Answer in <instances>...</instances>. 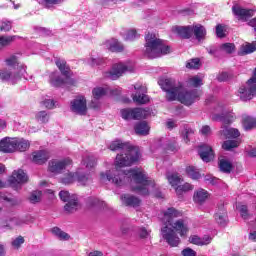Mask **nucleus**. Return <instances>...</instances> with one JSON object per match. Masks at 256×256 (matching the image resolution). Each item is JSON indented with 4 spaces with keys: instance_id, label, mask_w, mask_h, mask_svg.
Returning a JSON list of instances; mask_svg holds the SVG:
<instances>
[{
    "instance_id": "nucleus-17",
    "label": "nucleus",
    "mask_w": 256,
    "mask_h": 256,
    "mask_svg": "<svg viewBox=\"0 0 256 256\" xmlns=\"http://www.w3.org/2000/svg\"><path fill=\"white\" fill-rule=\"evenodd\" d=\"M105 95H117V93H115V90L111 89L109 86H106V87L96 86L92 89V98L95 101H99L100 99H103Z\"/></svg>"
},
{
    "instance_id": "nucleus-34",
    "label": "nucleus",
    "mask_w": 256,
    "mask_h": 256,
    "mask_svg": "<svg viewBox=\"0 0 256 256\" xmlns=\"http://www.w3.org/2000/svg\"><path fill=\"white\" fill-rule=\"evenodd\" d=\"M149 124L147 122H140L135 125L134 130L137 135H149Z\"/></svg>"
},
{
    "instance_id": "nucleus-11",
    "label": "nucleus",
    "mask_w": 256,
    "mask_h": 256,
    "mask_svg": "<svg viewBox=\"0 0 256 256\" xmlns=\"http://www.w3.org/2000/svg\"><path fill=\"white\" fill-rule=\"evenodd\" d=\"M59 197L61 201L67 203L64 206V209L65 211H67V213H74V211H77V209H79V200L77 199V195H71L68 191H60Z\"/></svg>"
},
{
    "instance_id": "nucleus-60",
    "label": "nucleus",
    "mask_w": 256,
    "mask_h": 256,
    "mask_svg": "<svg viewBox=\"0 0 256 256\" xmlns=\"http://www.w3.org/2000/svg\"><path fill=\"white\" fill-rule=\"evenodd\" d=\"M182 255L183 256H197V252H195V250H193L191 248H185L182 251Z\"/></svg>"
},
{
    "instance_id": "nucleus-22",
    "label": "nucleus",
    "mask_w": 256,
    "mask_h": 256,
    "mask_svg": "<svg viewBox=\"0 0 256 256\" xmlns=\"http://www.w3.org/2000/svg\"><path fill=\"white\" fill-rule=\"evenodd\" d=\"M199 155L205 163H209V161H212L213 157H215V154H213V148L207 145L200 147Z\"/></svg>"
},
{
    "instance_id": "nucleus-64",
    "label": "nucleus",
    "mask_w": 256,
    "mask_h": 256,
    "mask_svg": "<svg viewBox=\"0 0 256 256\" xmlns=\"http://www.w3.org/2000/svg\"><path fill=\"white\" fill-rule=\"evenodd\" d=\"M248 156L249 157H256V148H253L248 151Z\"/></svg>"
},
{
    "instance_id": "nucleus-26",
    "label": "nucleus",
    "mask_w": 256,
    "mask_h": 256,
    "mask_svg": "<svg viewBox=\"0 0 256 256\" xmlns=\"http://www.w3.org/2000/svg\"><path fill=\"white\" fill-rule=\"evenodd\" d=\"M212 119L214 121H221L223 125H229V123H233L235 121V116L233 113H222L221 115L214 114L212 115Z\"/></svg>"
},
{
    "instance_id": "nucleus-3",
    "label": "nucleus",
    "mask_w": 256,
    "mask_h": 256,
    "mask_svg": "<svg viewBox=\"0 0 256 256\" xmlns=\"http://www.w3.org/2000/svg\"><path fill=\"white\" fill-rule=\"evenodd\" d=\"M161 89L166 92L168 101H180L183 105H193L196 99H199L201 92L194 90L187 92L180 82L171 78H162L158 81Z\"/></svg>"
},
{
    "instance_id": "nucleus-54",
    "label": "nucleus",
    "mask_w": 256,
    "mask_h": 256,
    "mask_svg": "<svg viewBox=\"0 0 256 256\" xmlns=\"http://www.w3.org/2000/svg\"><path fill=\"white\" fill-rule=\"evenodd\" d=\"M23 220L17 217L11 218L10 219V223L8 224V227L13 228V227H17L19 225H23Z\"/></svg>"
},
{
    "instance_id": "nucleus-35",
    "label": "nucleus",
    "mask_w": 256,
    "mask_h": 256,
    "mask_svg": "<svg viewBox=\"0 0 256 256\" xmlns=\"http://www.w3.org/2000/svg\"><path fill=\"white\" fill-rule=\"evenodd\" d=\"M82 166L83 167H86V169H93V167H95V165H97V160L89 155V154H86L83 159H82Z\"/></svg>"
},
{
    "instance_id": "nucleus-15",
    "label": "nucleus",
    "mask_w": 256,
    "mask_h": 256,
    "mask_svg": "<svg viewBox=\"0 0 256 256\" xmlns=\"http://www.w3.org/2000/svg\"><path fill=\"white\" fill-rule=\"evenodd\" d=\"M70 109L77 115H87V98L85 96L76 97L71 102Z\"/></svg>"
},
{
    "instance_id": "nucleus-16",
    "label": "nucleus",
    "mask_w": 256,
    "mask_h": 256,
    "mask_svg": "<svg viewBox=\"0 0 256 256\" xmlns=\"http://www.w3.org/2000/svg\"><path fill=\"white\" fill-rule=\"evenodd\" d=\"M134 89L136 91V94L133 96V101L135 103H138L139 105H145V103H149V96L146 95L147 87L141 84H136L134 85Z\"/></svg>"
},
{
    "instance_id": "nucleus-45",
    "label": "nucleus",
    "mask_w": 256,
    "mask_h": 256,
    "mask_svg": "<svg viewBox=\"0 0 256 256\" xmlns=\"http://www.w3.org/2000/svg\"><path fill=\"white\" fill-rule=\"evenodd\" d=\"M35 118L38 123H49V114L46 111L36 113Z\"/></svg>"
},
{
    "instance_id": "nucleus-12",
    "label": "nucleus",
    "mask_w": 256,
    "mask_h": 256,
    "mask_svg": "<svg viewBox=\"0 0 256 256\" xmlns=\"http://www.w3.org/2000/svg\"><path fill=\"white\" fill-rule=\"evenodd\" d=\"M73 165V160L71 158H66L63 160H51L48 165V171L54 175H58L65 169H69Z\"/></svg>"
},
{
    "instance_id": "nucleus-37",
    "label": "nucleus",
    "mask_w": 256,
    "mask_h": 256,
    "mask_svg": "<svg viewBox=\"0 0 256 256\" xmlns=\"http://www.w3.org/2000/svg\"><path fill=\"white\" fill-rule=\"evenodd\" d=\"M236 208L239 211L242 219H244V221H249V219H251V214H249V211L247 210L246 205L238 203Z\"/></svg>"
},
{
    "instance_id": "nucleus-20",
    "label": "nucleus",
    "mask_w": 256,
    "mask_h": 256,
    "mask_svg": "<svg viewBox=\"0 0 256 256\" xmlns=\"http://www.w3.org/2000/svg\"><path fill=\"white\" fill-rule=\"evenodd\" d=\"M103 47H105V49H108V51H111L112 53H121L125 49L123 44H121V42H119V40L115 38L104 41Z\"/></svg>"
},
{
    "instance_id": "nucleus-23",
    "label": "nucleus",
    "mask_w": 256,
    "mask_h": 256,
    "mask_svg": "<svg viewBox=\"0 0 256 256\" xmlns=\"http://www.w3.org/2000/svg\"><path fill=\"white\" fill-rule=\"evenodd\" d=\"M121 201L126 207H139L141 200L133 195L124 194L121 196Z\"/></svg>"
},
{
    "instance_id": "nucleus-29",
    "label": "nucleus",
    "mask_w": 256,
    "mask_h": 256,
    "mask_svg": "<svg viewBox=\"0 0 256 256\" xmlns=\"http://www.w3.org/2000/svg\"><path fill=\"white\" fill-rule=\"evenodd\" d=\"M189 241L193 245H209V243L212 241V238L210 236H204L201 238L197 235H192L189 237Z\"/></svg>"
},
{
    "instance_id": "nucleus-8",
    "label": "nucleus",
    "mask_w": 256,
    "mask_h": 256,
    "mask_svg": "<svg viewBox=\"0 0 256 256\" xmlns=\"http://www.w3.org/2000/svg\"><path fill=\"white\" fill-rule=\"evenodd\" d=\"M77 181L79 185H89L91 183V172L85 173L82 169H78L75 173L67 172L62 178V183L64 185H71Z\"/></svg>"
},
{
    "instance_id": "nucleus-63",
    "label": "nucleus",
    "mask_w": 256,
    "mask_h": 256,
    "mask_svg": "<svg viewBox=\"0 0 256 256\" xmlns=\"http://www.w3.org/2000/svg\"><path fill=\"white\" fill-rule=\"evenodd\" d=\"M191 135V130H185L183 134V139L185 143H189V136Z\"/></svg>"
},
{
    "instance_id": "nucleus-28",
    "label": "nucleus",
    "mask_w": 256,
    "mask_h": 256,
    "mask_svg": "<svg viewBox=\"0 0 256 256\" xmlns=\"http://www.w3.org/2000/svg\"><path fill=\"white\" fill-rule=\"evenodd\" d=\"M242 125L245 131H251V129H256V119L249 116H242Z\"/></svg>"
},
{
    "instance_id": "nucleus-49",
    "label": "nucleus",
    "mask_w": 256,
    "mask_h": 256,
    "mask_svg": "<svg viewBox=\"0 0 256 256\" xmlns=\"http://www.w3.org/2000/svg\"><path fill=\"white\" fill-rule=\"evenodd\" d=\"M186 67L187 69H199L201 67V61H199V58H194L187 62Z\"/></svg>"
},
{
    "instance_id": "nucleus-36",
    "label": "nucleus",
    "mask_w": 256,
    "mask_h": 256,
    "mask_svg": "<svg viewBox=\"0 0 256 256\" xmlns=\"http://www.w3.org/2000/svg\"><path fill=\"white\" fill-rule=\"evenodd\" d=\"M4 63L6 65V68L15 70L17 65H19V59L17 58V56L11 55L4 60Z\"/></svg>"
},
{
    "instance_id": "nucleus-44",
    "label": "nucleus",
    "mask_w": 256,
    "mask_h": 256,
    "mask_svg": "<svg viewBox=\"0 0 256 256\" xmlns=\"http://www.w3.org/2000/svg\"><path fill=\"white\" fill-rule=\"evenodd\" d=\"M167 180L172 187H177L181 183V177L178 174H168Z\"/></svg>"
},
{
    "instance_id": "nucleus-58",
    "label": "nucleus",
    "mask_w": 256,
    "mask_h": 256,
    "mask_svg": "<svg viewBox=\"0 0 256 256\" xmlns=\"http://www.w3.org/2000/svg\"><path fill=\"white\" fill-rule=\"evenodd\" d=\"M90 108L94 109L95 111H99V109H101V102L92 98Z\"/></svg>"
},
{
    "instance_id": "nucleus-18",
    "label": "nucleus",
    "mask_w": 256,
    "mask_h": 256,
    "mask_svg": "<svg viewBox=\"0 0 256 256\" xmlns=\"http://www.w3.org/2000/svg\"><path fill=\"white\" fill-rule=\"evenodd\" d=\"M17 138L5 137L0 141V151L2 153H15Z\"/></svg>"
},
{
    "instance_id": "nucleus-10",
    "label": "nucleus",
    "mask_w": 256,
    "mask_h": 256,
    "mask_svg": "<svg viewBox=\"0 0 256 256\" xmlns=\"http://www.w3.org/2000/svg\"><path fill=\"white\" fill-rule=\"evenodd\" d=\"M25 75H27V66H21L18 73L13 68L6 67L0 70V79L9 83H17Z\"/></svg>"
},
{
    "instance_id": "nucleus-40",
    "label": "nucleus",
    "mask_w": 256,
    "mask_h": 256,
    "mask_svg": "<svg viewBox=\"0 0 256 256\" xmlns=\"http://www.w3.org/2000/svg\"><path fill=\"white\" fill-rule=\"evenodd\" d=\"M105 63V59L97 58L95 56H90L86 59V65H90L91 67H97V65H103Z\"/></svg>"
},
{
    "instance_id": "nucleus-25",
    "label": "nucleus",
    "mask_w": 256,
    "mask_h": 256,
    "mask_svg": "<svg viewBox=\"0 0 256 256\" xmlns=\"http://www.w3.org/2000/svg\"><path fill=\"white\" fill-rule=\"evenodd\" d=\"M214 219L218 225L225 227L227 225V210L225 207L218 208L217 212L214 215Z\"/></svg>"
},
{
    "instance_id": "nucleus-7",
    "label": "nucleus",
    "mask_w": 256,
    "mask_h": 256,
    "mask_svg": "<svg viewBox=\"0 0 256 256\" xmlns=\"http://www.w3.org/2000/svg\"><path fill=\"white\" fill-rule=\"evenodd\" d=\"M134 71L135 63L131 61L120 62L113 64L110 71L106 73V77H108V79H112V81H115L119 79V77H122L124 73H133Z\"/></svg>"
},
{
    "instance_id": "nucleus-5",
    "label": "nucleus",
    "mask_w": 256,
    "mask_h": 256,
    "mask_svg": "<svg viewBox=\"0 0 256 256\" xmlns=\"http://www.w3.org/2000/svg\"><path fill=\"white\" fill-rule=\"evenodd\" d=\"M172 33L179 35L182 39H190V37L195 35L198 41L205 39V36L207 35L205 27L201 26V24L191 26H174L172 27Z\"/></svg>"
},
{
    "instance_id": "nucleus-2",
    "label": "nucleus",
    "mask_w": 256,
    "mask_h": 256,
    "mask_svg": "<svg viewBox=\"0 0 256 256\" xmlns=\"http://www.w3.org/2000/svg\"><path fill=\"white\" fill-rule=\"evenodd\" d=\"M183 212L171 207L163 212L162 221L165 223V227L161 229V235L165 241H167L171 247H177L181 240L178 238L175 231H177L181 237H185L189 233V226L185 220H177L173 223V219L182 217Z\"/></svg>"
},
{
    "instance_id": "nucleus-56",
    "label": "nucleus",
    "mask_w": 256,
    "mask_h": 256,
    "mask_svg": "<svg viewBox=\"0 0 256 256\" xmlns=\"http://www.w3.org/2000/svg\"><path fill=\"white\" fill-rule=\"evenodd\" d=\"M200 133L204 135V137H209V135H211V127L209 125L202 126Z\"/></svg>"
},
{
    "instance_id": "nucleus-41",
    "label": "nucleus",
    "mask_w": 256,
    "mask_h": 256,
    "mask_svg": "<svg viewBox=\"0 0 256 256\" xmlns=\"http://www.w3.org/2000/svg\"><path fill=\"white\" fill-rule=\"evenodd\" d=\"M186 173L188 177H190V179H201V173H199V171H197V168H195L194 166L186 167Z\"/></svg>"
},
{
    "instance_id": "nucleus-4",
    "label": "nucleus",
    "mask_w": 256,
    "mask_h": 256,
    "mask_svg": "<svg viewBox=\"0 0 256 256\" xmlns=\"http://www.w3.org/2000/svg\"><path fill=\"white\" fill-rule=\"evenodd\" d=\"M145 39V55L149 59H156V57L171 53V47L165 41L159 39L157 34L148 33Z\"/></svg>"
},
{
    "instance_id": "nucleus-46",
    "label": "nucleus",
    "mask_w": 256,
    "mask_h": 256,
    "mask_svg": "<svg viewBox=\"0 0 256 256\" xmlns=\"http://www.w3.org/2000/svg\"><path fill=\"white\" fill-rule=\"evenodd\" d=\"M219 167L223 173H231V169H233V165L227 160H220Z\"/></svg>"
},
{
    "instance_id": "nucleus-53",
    "label": "nucleus",
    "mask_w": 256,
    "mask_h": 256,
    "mask_svg": "<svg viewBox=\"0 0 256 256\" xmlns=\"http://www.w3.org/2000/svg\"><path fill=\"white\" fill-rule=\"evenodd\" d=\"M204 181H205L206 183H209L210 185H219V183H221V180H220V179L215 178V177H213V176H211V175H206V176L204 177Z\"/></svg>"
},
{
    "instance_id": "nucleus-30",
    "label": "nucleus",
    "mask_w": 256,
    "mask_h": 256,
    "mask_svg": "<svg viewBox=\"0 0 256 256\" xmlns=\"http://www.w3.org/2000/svg\"><path fill=\"white\" fill-rule=\"evenodd\" d=\"M233 13L237 15V17H240V19H247L249 17H253L255 11L253 10H247L240 7H233Z\"/></svg>"
},
{
    "instance_id": "nucleus-27",
    "label": "nucleus",
    "mask_w": 256,
    "mask_h": 256,
    "mask_svg": "<svg viewBox=\"0 0 256 256\" xmlns=\"http://www.w3.org/2000/svg\"><path fill=\"white\" fill-rule=\"evenodd\" d=\"M221 135L224 137H227L228 139H236V137H239L241 133H239L238 129L231 128L229 126L222 127V130L220 131Z\"/></svg>"
},
{
    "instance_id": "nucleus-43",
    "label": "nucleus",
    "mask_w": 256,
    "mask_h": 256,
    "mask_svg": "<svg viewBox=\"0 0 256 256\" xmlns=\"http://www.w3.org/2000/svg\"><path fill=\"white\" fill-rule=\"evenodd\" d=\"M239 143L240 142L237 140H227L222 144V149L225 151H231V149H235Z\"/></svg>"
},
{
    "instance_id": "nucleus-19",
    "label": "nucleus",
    "mask_w": 256,
    "mask_h": 256,
    "mask_svg": "<svg viewBox=\"0 0 256 256\" xmlns=\"http://www.w3.org/2000/svg\"><path fill=\"white\" fill-rule=\"evenodd\" d=\"M233 51H235V44H233V43H224L219 48H217L215 46H211L208 49V53L210 55H214V57H217V55H219L220 52L233 53Z\"/></svg>"
},
{
    "instance_id": "nucleus-50",
    "label": "nucleus",
    "mask_w": 256,
    "mask_h": 256,
    "mask_svg": "<svg viewBox=\"0 0 256 256\" xmlns=\"http://www.w3.org/2000/svg\"><path fill=\"white\" fill-rule=\"evenodd\" d=\"M166 150L170 151V153H177V151H179V145H177V142L173 140L166 144Z\"/></svg>"
},
{
    "instance_id": "nucleus-9",
    "label": "nucleus",
    "mask_w": 256,
    "mask_h": 256,
    "mask_svg": "<svg viewBox=\"0 0 256 256\" xmlns=\"http://www.w3.org/2000/svg\"><path fill=\"white\" fill-rule=\"evenodd\" d=\"M238 97L241 101H251L253 97H256V68L253 77L247 81L245 86L239 88Z\"/></svg>"
},
{
    "instance_id": "nucleus-1",
    "label": "nucleus",
    "mask_w": 256,
    "mask_h": 256,
    "mask_svg": "<svg viewBox=\"0 0 256 256\" xmlns=\"http://www.w3.org/2000/svg\"><path fill=\"white\" fill-rule=\"evenodd\" d=\"M110 151H119L122 153L116 156L115 168L112 170L100 173V181L102 183H113L117 187L127 185L130 183L132 191L138 195H154L157 194V186L155 181L147 176L145 170L141 168L123 170V167H129L133 163H137L141 157L139 148L131 146L129 143H123L121 140L111 142L109 146Z\"/></svg>"
},
{
    "instance_id": "nucleus-14",
    "label": "nucleus",
    "mask_w": 256,
    "mask_h": 256,
    "mask_svg": "<svg viewBox=\"0 0 256 256\" xmlns=\"http://www.w3.org/2000/svg\"><path fill=\"white\" fill-rule=\"evenodd\" d=\"M122 119H145L149 117V110L143 108L121 110Z\"/></svg>"
},
{
    "instance_id": "nucleus-51",
    "label": "nucleus",
    "mask_w": 256,
    "mask_h": 256,
    "mask_svg": "<svg viewBox=\"0 0 256 256\" xmlns=\"http://www.w3.org/2000/svg\"><path fill=\"white\" fill-rule=\"evenodd\" d=\"M41 196H42L41 191L32 192L29 197L30 203H39V201H41Z\"/></svg>"
},
{
    "instance_id": "nucleus-52",
    "label": "nucleus",
    "mask_w": 256,
    "mask_h": 256,
    "mask_svg": "<svg viewBox=\"0 0 256 256\" xmlns=\"http://www.w3.org/2000/svg\"><path fill=\"white\" fill-rule=\"evenodd\" d=\"M23 243H25V238H23V236H19L12 240L11 245L13 249H19V247H21Z\"/></svg>"
},
{
    "instance_id": "nucleus-55",
    "label": "nucleus",
    "mask_w": 256,
    "mask_h": 256,
    "mask_svg": "<svg viewBox=\"0 0 256 256\" xmlns=\"http://www.w3.org/2000/svg\"><path fill=\"white\" fill-rule=\"evenodd\" d=\"M42 105H44L46 109H55V101L52 99H45L42 101Z\"/></svg>"
},
{
    "instance_id": "nucleus-21",
    "label": "nucleus",
    "mask_w": 256,
    "mask_h": 256,
    "mask_svg": "<svg viewBox=\"0 0 256 256\" xmlns=\"http://www.w3.org/2000/svg\"><path fill=\"white\" fill-rule=\"evenodd\" d=\"M209 199V192L203 188H200L194 192L193 201L197 205H203L205 201Z\"/></svg>"
},
{
    "instance_id": "nucleus-33",
    "label": "nucleus",
    "mask_w": 256,
    "mask_h": 256,
    "mask_svg": "<svg viewBox=\"0 0 256 256\" xmlns=\"http://www.w3.org/2000/svg\"><path fill=\"white\" fill-rule=\"evenodd\" d=\"M255 51H256V43H244L241 45L238 54L249 55L251 53H255Z\"/></svg>"
},
{
    "instance_id": "nucleus-59",
    "label": "nucleus",
    "mask_w": 256,
    "mask_h": 256,
    "mask_svg": "<svg viewBox=\"0 0 256 256\" xmlns=\"http://www.w3.org/2000/svg\"><path fill=\"white\" fill-rule=\"evenodd\" d=\"M11 22H1L0 23V31H11Z\"/></svg>"
},
{
    "instance_id": "nucleus-38",
    "label": "nucleus",
    "mask_w": 256,
    "mask_h": 256,
    "mask_svg": "<svg viewBox=\"0 0 256 256\" xmlns=\"http://www.w3.org/2000/svg\"><path fill=\"white\" fill-rule=\"evenodd\" d=\"M189 191H193V185H191L190 183H185L176 187V194L179 197H182L183 193H187Z\"/></svg>"
},
{
    "instance_id": "nucleus-39",
    "label": "nucleus",
    "mask_w": 256,
    "mask_h": 256,
    "mask_svg": "<svg viewBox=\"0 0 256 256\" xmlns=\"http://www.w3.org/2000/svg\"><path fill=\"white\" fill-rule=\"evenodd\" d=\"M122 37H124L125 41H135V39H138L139 34L137 33V30L129 29L122 34Z\"/></svg>"
},
{
    "instance_id": "nucleus-61",
    "label": "nucleus",
    "mask_w": 256,
    "mask_h": 256,
    "mask_svg": "<svg viewBox=\"0 0 256 256\" xmlns=\"http://www.w3.org/2000/svg\"><path fill=\"white\" fill-rule=\"evenodd\" d=\"M229 79V74L227 72H223L218 76V81H227Z\"/></svg>"
},
{
    "instance_id": "nucleus-24",
    "label": "nucleus",
    "mask_w": 256,
    "mask_h": 256,
    "mask_svg": "<svg viewBox=\"0 0 256 256\" xmlns=\"http://www.w3.org/2000/svg\"><path fill=\"white\" fill-rule=\"evenodd\" d=\"M32 161L37 165H43L49 159V152L46 150H39L32 154Z\"/></svg>"
},
{
    "instance_id": "nucleus-48",
    "label": "nucleus",
    "mask_w": 256,
    "mask_h": 256,
    "mask_svg": "<svg viewBox=\"0 0 256 256\" xmlns=\"http://www.w3.org/2000/svg\"><path fill=\"white\" fill-rule=\"evenodd\" d=\"M138 235L140 239H151V230L141 227L139 228Z\"/></svg>"
},
{
    "instance_id": "nucleus-13",
    "label": "nucleus",
    "mask_w": 256,
    "mask_h": 256,
    "mask_svg": "<svg viewBox=\"0 0 256 256\" xmlns=\"http://www.w3.org/2000/svg\"><path fill=\"white\" fill-rule=\"evenodd\" d=\"M28 182L29 176L21 169L15 170L9 178V184L13 189H21V186Z\"/></svg>"
},
{
    "instance_id": "nucleus-47",
    "label": "nucleus",
    "mask_w": 256,
    "mask_h": 256,
    "mask_svg": "<svg viewBox=\"0 0 256 256\" xmlns=\"http://www.w3.org/2000/svg\"><path fill=\"white\" fill-rule=\"evenodd\" d=\"M14 39H15V36H1L0 49H3V47H7V45H10Z\"/></svg>"
},
{
    "instance_id": "nucleus-62",
    "label": "nucleus",
    "mask_w": 256,
    "mask_h": 256,
    "mask_svg": "<svg viewBox=\"0 0 256 256\" xmlns=\"http://www.w3.org/2000/svg\"><path fill=\"white\" fill-rule=\"evenodd\" d=\"M38 31L41 35H51V30L47 28H38Z\"/></svg>"
},
{
    "instance_id": "nucleus-32",
    "label": "nucleus",
    "mask_w": 256,
    "mask_h": 256,
    "mask_svg": "<svg viewBox=\"0 0 256 256\" xmlns=\"http://www.w3.org/2000/svg\"><path fill=\"white\" fill-rule=\"evenodd\" d=\"M187 87H201L203 85V75L190 76L186 80Z\"/></svg>"
},
{
    "instance_id": "nucleus-42",
    "label": "nucleus",
    "mask_w": 256,
    "mask_h": 256,
    "mask_svg": "<svg viewBox=\"0 0 256 256\" xmlns=\"http://www.w3.org/2000/svg\"><path fill=\"white\" fill-rule=\"evenodd\" d=\"M52 233H53V235H55V237L60 239V241H68V239H69V234L63 232L61 229H59L57 227L52 229Z\"/></svg>"
},
{
    "instance_id": "nucleus-57",
    "label": "nucleus",
    "mask_w": 256,
    "mask_h": 256,
    "mask_svg": "<svg viewBox=\"0 0 256 256\" xmlns=\"http://www.w3.org/2000/svg\"><path fill=\"white\" fill-rule=\"evenodd\" d=\"M216 35L220 38L225 37V27L223 25L219 24L216 26Z\"/></svg>"
},
{
    "instance_id": "nucleus-6",
    "label": "nucleus",
    "mask_w": 256,
    "mask_h": 256,
    "mask_svg": "<svg viewBox=\"0 0 256 256\" xmlns=\"http://www.w3.org/2000/svg\"><path fill=\"white\" fill-rule=\"evenodd\" d=\"M56 66L61 71L63 77L58 74V72H53L50 74V84L52 87H63V85L70 83L71 81V69L68 68L67 62L63 59L56 60Z\"/></svg>"
},
{
    "instance_id": "nucleus-31",
    "label": "nucleus",
    "mask_w": 256,
    "mask_h": 256,
    "mask_svg": "<svg viewBox=\"0 0 256 256\" xmlns=\"http://www.w3.org/2000/svg\"><path fill=\"white\" fill-rule=\"evenodd\" d=\"M31 147V142L25 138H16V148L15 151H20L21 153L27 151Z\"/></svg>"
}]
</instances>
